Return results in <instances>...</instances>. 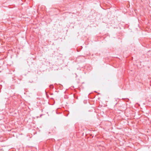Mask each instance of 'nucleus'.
Returning <instances> with one entry per match:
<instances>
[{"instance_id":"1","label":"nucleus","mask_w":151,"mask_h":151,"mask_svg":"<svg viewBox=\"0 0 151 151\" xmlns=\"http://www.w3.org/2000/svg\"><path fill=\"white\" fill-rule=\"evenodd\" d=\"M37 12H38V9H37Z\"/></svg>"}]
</instances>
